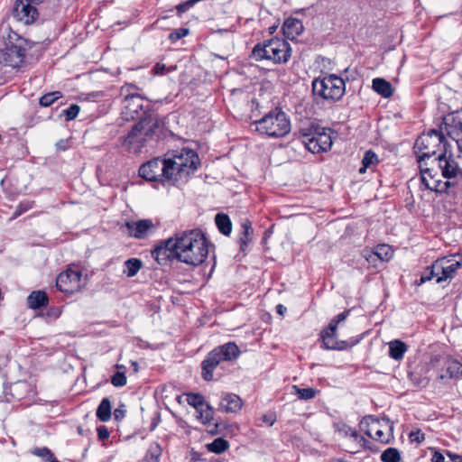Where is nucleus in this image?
<instances>
[{
	"label": "nucleus",
	"instance_id": "nucleus-1",
	"mask_svg": "<svg viewBox=\"0 0 462 462\" xmlns=\"http://www.w3.org/2000/svg\"><path fill=\"white\" fill-rule=\"evenodd\" d=\"M177 261L188 265L201 264L208 254V241L199 229L176 234L173 237Z\"/></svg>",
	"mask_w": 462,
	"mask_h": 462
},
{
	"label": "nucleus",
	"instance_id": "nucleus-2",
	"mask_svg": "<svg viewBox=\"0 0 462 462\" xmlns=\"http://www.w3.org/2000/svg\"><path fill=\"white\" fill-rule=\"evenodd\" d=\"M199 164L197 152L191 149L183 148L176 151L171 157L163 159L164 184L179 185L188 180Z\"/></svg>",
	"mask_w": 462,
	"mask_h": 462
},
{
	"label": "nucleus",
	"instance_id": "nucleus-3",
	"mask_svg": "<svg viewBox=\"0 0 462 462\" xmlns=\"http://www.w3.org/2000/svg\"><path fill=\"white\" fill-rule=\"evenodd\" d=\"M162 124L155 115L146 116L132 126L123 141V146L130 152H141L150 142L159 137Z\"/></svg>",
	"mask_w": 462,
	"mask_h": 462
},
{
	"label": "nucleus",
	"instance_id": "nucleus-4",
	"mask_svg": "<svg viewBox=\"0 0 462 462\" xmlns=\"http://www.w3.org/2000/svg\"><path fill=\"white\" fill-rule=\"evenodd\" d=\"M35 42L12 32L5 42V48L0 50V73L5 74L21 68L29 51L36 47Z\"/></svg>",
	"mask_w": 462,
	"mask_h": 462
},
{
	"label": "nucleus",
	"instance_id": "nucleus-5",
	"mask_svg": "<svg viewBox=\"0 0 462 462\" xmlns=\"http://www.w3.org/2000/svg\"><path fill=\"white\" fill-rule=\"evenodd\" d=\"M291 55L290 44L283 39L273 37L259 42L253 48L252 56L257 60H267L275 64L286 63Z\"/></svg>",
	"mask_w": 462,
	"mask_h": 462
},
{
	"label": "nucleus",
	"instance_id": "nucleus-6",
	"mask_svg": "<svg viewBox=\"0 0 462 462\" xmlns=\"http://www.w3.org/2000/svg\"><path fill=\"white\" fill-rule=\"evenodd\" d=\"M240 353V349L235 342H227L215 347L201 362V377L207 382L212 381L215 369L222 362L236 360Z\"/></svg>",
	"mask_w": 462,
	"mask_h": 462
},
{
	"label": "nucleus",
	"instance_id": "nucleus-7",
	"mask_svg": "<svg viewBox=\"0 0 462 462\" xmlns=\"http://www.w3.org/2000/svg\"><path fill=\"white\" fill-rule=\"evenodd\" d=\"M256 131L269 137L280 138L291 131V122L287 115L281 109L271 110L263 117L254 122Z\"/></svg>",
	"mask_w": 462,
	"mask_h": 462
},
{
	"label": "nucleus",
	"instance_id": "nucleus-8",
	"mask_svg": "<svg viewBox=\"0 0 462 462\" xmlns=\"http://www.w3.org/2000/svg\"><path fill=\"white\" fill-rule=\"evenodd\" d=\"M346 91V84L342 78L329 74L312 81V92L315 96L329 102L341 99Z\"/></svg>",
	"mask_w": 462,
	"mask_h": 462
},
{
	"label": "nucleus",
	"instance_id": "nucleus-9",
	"mask_svg": "<svg viewBox=\"0 0 462 462\" xmlns=\"http://www.w3.org/2000/svg\"><path fill=\"white\" fill-rule=\"evenodd\" d=\"M448 143L442 132L432 129L426 134L420 135L416 141L414 148L418 152V161L420 162L437 157L439 152H444V143Z\"/></svg>",
	"mask_w": 462,
	"mask_h": 462
},
{
	"label": "nucleus",
	"instance_id": "nucleus-10",
	"mask_svg": "<svg viewBox=\"0 0 462 462\" xmlns=\"http://www.w3.org/2000/svg\"><path fill=\"white\" fill-rule=\"evenodd\" d=\"M305 147L312 153L325 152L332 146L333 131L330 128L311 126L308 129H300Z\"/></svg>",
	"mask_w": 462,
	"mask_h": 462
},
{
	"label": "nucleus",
	"instance_id": "nucleus-11",
	"mask_svg": "<svg viewBox=\"0 0 462 462\" xmlns=\"http://www.w3.org/2000/svg\"><path fill=\"white\" fill-rule=\"evenodd\" d=\"M145 103L146 101L138 94L126 96L121 101L120 119L127 122L138 118L141 120L144 116H150L151 114H147L144 110Z\"/></svg>",
	"mask_w": 462,
	"mask_h": 462
},
{
	"label": "nucleus",
	"instance_id": "nucleus-12",
	"mask_svg": "<svg viewBox=\"0 0 462 462\" xmlns=\"http://www.w3.org/2000/svg\"><path fill=\"white\" fill-rule=\"evenodd\" d=\"M456 142L457 157H462V113L452 112L443 117L440 131Z\"/></svg>",
	"mask_w": 462,
	"mask_h": 462
},
{
	"label": "nucleus",
	"instance_id": "nucleus-13",
	"mask_svg": "<svg viewBox=\"0 0 462 462\" xmlns=\"http://www.w3.org/2000/svg\"><path fill=\"white\" fill-rule=\"evenodd\" d=\"M434 267L439 272L436 279L437 283H441L453 279L457 270L462 268V254H455L437 259Z\"/></svg>",
	"mask_w": 462,
	"mask_h": 462
},
{
	"label": "nucleus",
	"instance_id": "nucleus-14",
	"mask_svg": "<svg viewBox=\"0 0 462 462\" xmlns=\"http://www.w3.org/2000/svg\"><path fill=\"white\" fill-rule=\"evenodd\" d=\"M84 286L82 272L76 268H69L60 273L56 279L57 289L67 294H73L81 290Z\"/></svg>",
	"mask_w": 462,
	"mask_h": 462
},
{
	"label": "nucleus",
	"instance_id": "nucleus-15",
	"mask_svg": "<svg viewBox=\"0 0 462 462\" xmlns=\"http://www.w3.org/2000/svg\"><path fill=\"white\" fill-rule=\"evenodd\" d=\"M366 424L368 429L365 430V434L377 440L381 443L386 444L389 442V434L386 435L384 430L382 429L383 426L388 428L389 431H392L393 426L390 425V420L388 418H383L378 420L373 416L365 417L361 425Z\"/></svg>",
	"mask_w": 462,
	"mask_h": 462
},
{
	"label": "nucleus",
	"instance_id": "nucleus-16",
	"mask_svg": "<svg viewBox=\"0 0 462 462\" xmlns=\"http://www.w3.org/2000/svg\"><path fill=\"white\" fill-rule=\"evenodd\" d=\"M431 364L441 366L439 372V377L441 380L458 378L462 375V363L451 356L436 357L432 359Z\"/></svg>",
	"mask_w": 462,
	"mask_h": 462
},
{
	"label": "nucleus",
	"instance_id": "nucleus-17",
	"mask_svg": "<svg viewBox=\"0 0 462 462\" xmlns=\"http://www.w3.org/2000/svg\"><path fill=\"white\" fill-rule=\"evenodd\" d=\"M152 258L160 265H167L170 262L176 260V248L173 237L161 240L151 251Z\"/></svg>",
	"mask_w": 462,
	"mask_h": 462
},
{
	"label": "nucleus",
	"instance_id": "nucleus-18",
	"mask_svg": "<svg viewBox=\"0 0 462 462\" xmlns=\"http://www.w3.org/2000/svg\"><path fill=\"white\" fill-rule=\"evenodd\" d=\"M139 175L149 181H160L164 184L163 159L154 158L141 165Z\"/></svg>",
	"mask_w": 462,
	"mask_h": 462
},
{
	"label": "nucleus",
	"instance_id": "nucleus-19",
	"mask_svg": "<svg viewBox=\"0 0 462 462\" xmlns=\"http://www.w3.org/2000/svg\"><path fill=\"white\" fill-rule=\"evenodd\" d=\"M12 14L14 19L28 25L36 21L39 16V9L34 5H31L24 0H16L12 10Z\"/></svg>",
	"mask_w": 462,
	"mask_h": 462
},
{
	"label": "nucleus",
	"instance_id": "nucleus-20",
	"mask_svg": "<svg viewBox=\"0 0 462 462\" xmlns=\"http://www.w3.org/2000/svg\"><path fill=\"white\" fill-rule=\"evenodd\" d=\"M433 162H436L441 169L445 178L450 179L457 175L459 169L452 160L451 145L448 143H444V152L439 153Z\"/></svg>",
	"mask_w": 462,
	"mask_h": 462
},
{
	"label": "nucleus",
	"instance_id": "nucleus-21",
	"mask_svg": "<svg viewBox=\"0 0 462 462\" xmlns=\"http://www.w3.org/2000/svg\"><path fill=\"white\" fill-rule=\"evenodd\" d=\"M338 322L333 318L328 326L323 329L320 333V337L326 349L331 350H342L346 348V342L340 341L338 342L336 338L337 336V328L338 326Z\"/></svg>",
	"mask_w": 462,
	"mask_h": 462
},
{
	"label": "nucleus",
	"instance_id": "nucleus-22",
	"mask_svg": "<svg viewBox=\"0 0 462 462\" xmlns=\"http://www.w3.org/2000/svg\"><path fill=\"white\" fill-rule=\"evenodd\" d=\"M130 234L135 238L142 239L156 231V226L151 219H141L136 222H125Z\"/></svg>",
	"mask_w": 462,
	"mask_h": 462
},
{
	"label": "nucleus",
	"instance_id": "nucleus-23",
	"mask_svg": "<svg viewBox=\"0 0 462 462\" xmlns=\"http://www.w3.org/2000/svg\"><path fill=\"white\" fill-rule=\"evenodd\" d=\"M243 406L242 399L235 393L223 394L219 402V411L225 412H237Z\"/></svg>",
	"mask_w": 462,
	"mask_h": 462
},
{
	"label": "nucleus",
	"instance_id": "nucleus-24",
	"mask_svg": "<svg viewBox=\"0 0 462 462\" xmlns=\"http://www.w3.org/2000/svg\"><path fill=\"white\" fill-rule=\"evenodd\" d=\"M303 31V24L300 19L290 17L282 24V32L287 39H296Z\"/></svg>",
	"mask_w": 462,
	"mask_h": 462
},
{
	"label": "nucleus",
	"instance_id": "nucleus-25",
	"mask_svg": "<svg viewBox=\"0 0 462 462\" xmlns=\"http://www.w3.org/2000/svg\"><path fill=\"white\" fill-rule=\"evenodd\" d=\"M254 228L249 219L245 218L241 222V230L239 232V245L240 250L245 252L248 247V245L253 240Z\"/></svg>",
	"mask_w": 462,
	"mask_h": 462
},
{
	"label": "nucleus",
	"instance_id": "nucleus-26",
	"mask_svg": "<svg viewBox=\"0 0 462 462\" xmlns=\"http://www.w3.org/2000/svg\"><path fill=\"white\" fill-rule=\"evenodd\" d=\"M49 297L43 291H34L27 297V305L30 309L37 310L48 305Z\"/></svg>",
	"mask_w": 462,
	"mask_h": 462
},
{
	"label": "nucleus",
	"instance_id": "nucleus-27",
	"mask_svg": "<svg viewBox=\"0 0 462 462\" xmlns=\"http://www.w3.org/2000/svg\"><path fill=\"white\" fill-rule=\"evenodd\" d=\"M373 89L383 97H390L393 89L392 84L384 79L375 78L372 81Z\"/></svg>",
	"mask_w": 462,
	"mask_h": 462
},
{
	"label": "nucleus",
	"instance_id": "nucleus-28",
	"mask_svg": "<svg viewBox=\"0 0 462 462\" xmlns=\"http://www.w3.org/2000/svg\"><path fill=\"white\" fill-rule=\"evenodd\" d=\"M407 350V345L401 340L395 339L389 343V356L396 361H401Z\"/></svg>",
	"mask_w": 462,
	"mask_h": 462
},
{
	"label": "nucleus",
	"instance_id": "nucleus-29",
	"mask_svg": "<svg viewBox=\"0 0 462 462\" xmlns=\"http://www.w3.org/2000/svg\"><path fill=\"white\" fill-rule=\"evenodd\" d=\"M215 223L218 229V231L226 236H229L232 232V222L230 220V217L224 213H217L215 216Z\"/></svg>",
	"mask_w": 462,
	"mask_h": 462
},
{
	"label": "nucleus",
	"instance_id": "nucleus-30",
	"mask_svg": "<svg viewBox=\"0 0 462 462\" xmlns=\"http://www.w3.org/2000/svg\"><path fill=\"white\" fill-rule=\"evenodd\" d=\"M97 418L103 422L108 421L111 418V402L108 398H104L99 403L97 412Z\"/></svg>",
	"mask_w": 462,
	"mask_h": 462
},
{
	"label": "nucleus",
	"instance_id": "nucleus-31",
	"mask_svg": "<svg viewBox=\"0 0 462 462\" xmlns=\"http://www.w3.org/2000/svg\"><path fill=\"white\" fill-rule=\"evenodd\" d=\"M206 447L209 452L221 454L228 449L229 443L223 438H217L212 442L208 443Z\"/></svg>",
	"mask_w": 462,
	"mask_h": 462
},
{
	"label": "nucleus",
	"instance_id": "nucleus-32",
	"mask_svg": "<svg viewBox=\"0 0 462 462\" xmlns=\"http://www.w3.org/2000/svg\"><path fill=\"white\" fill-rule=\"evenodd\" d=\"M143 262L138 258H130L125 262L124 273L127 277L134 276L142 268Z\"/></svg>",
	"mask_w": 462,
	"mask_h": 462
},
{
	"label": "nucleus",
	"instance_id": "nucleus-33",
	"mask_svg": "<svg viewBox=\"0 0 462 462\" xmlns=\"http://www.w3.org/2000/svg\"><path fill=\"white\" fill-rule=\"evenodd\" d=\"M292 390L293 393L296 394L300 400L304 401L313 399L318 393V391L311 387L300 388L297 385H293Z\"/></svg>",
	"mask_w": 462,
	"mask_h": 462
},
{
	"label": "nucleus",
	"instance_id": "nucleus-34",
	"mask_svg": "<svg viewBox=\"0 0 462 462\" xmlns=\"http://www.w3.org/2000/svg\"><path fill=\"white\" fill-rule=\"evenodd\" d=\"M372 254L377 256L382 261H389L393 254L392 247L388 245H378Z\"/></svg>",
	"mask_w": 462,
	"mask_h": 462
},
{
	"label": "nucleus",
	"instance_id": "nucleus-35",
	"mask_svg": "<svg viewBox=\"0 0 462 462\" xmlns=\"http://www.w3.org/2000/svg\"><path fill=\"white\" fill-rule=\"evenodd\" d=\"M439 276V272L434 267V263L428 266L424 272L421 273L420 280L416 281L415 283L417 285H421L428 281H430L432 278L436 277L438 279Z\"/></svg>",
	"mask_w": 462,
	"mask_h": 462
},
{
	"label": "nucleus",
	"instance_id": "nucleus-36",
	"mask_svg": "<svg viewBox=\"0 0 462 462\" xmlns=\"http://www.w3.org/2000/svg\"><path fill=\"white\" fill-rule=\"evenodd\" d=\"M422 176H421V181L425 185L426 189L435 191H439V182L437 180H434L430 169H427L425 171H421Z\"/></svg>",
	"mask_w": 462,
	"mask_h": 462
},
{
	"label": "nucleus",
	"instance_id": "nucleus-37",
	"mask_svg": "<svg viewBox=\"0 0 462 462\" xmlns=\"http://www.w3.org/2000/svg\"><path fill=\"white\" fill-rule=\"evenodd\" d=\"M383 462H400L401 455L397 448H388L381 455Z\"/></svg>",
	"mask_w": 462,
	"mask_h": 462
},
{
	"label": "nucleus",
	"instance_id": "nucleus-38",
	"mask_svg": "<svg viewBox=\"0 0 462 462\" xmlns=\"http://www.w3.org/2000/svg\"><path fill=\"white\" fill-rule=\"evenodd\" d=\"M62 97L61 92L53 91L47 93L40 97L39 104L42 106L47 107L51 106L56 100Z\"/></svg>",
	"mask_w": 462,
	"mask_h": 462
},
{
	"label": "nucleus",
	"instance_id": "nucleus-39",
	"mask_svg": "<svg viewBox=\"0 0 462 462\" xmlns=\"http://www.w3.org/2000/svg\"><path fill=\"white\" fill-rule=\"evenodd\" d=\"M187 402L189 405L194 407L197 411L204 405V397L200 393H189L187 394Z\"/></svg>",
	"mask_w": 462,
	"mask_h": 462
},
{
	"label": "nucleus",
	"instance_id": "nucleus-40",
	"mask_svg": "<svg viewBox=\"0 0 462 462\" xmlns=\"http://www.w3.org/2000/svg\"><path fill=\"white\" fill-rule=\"evenodd\" d=\"M31 453L38 457H41L44 462H48L52 458L54 454L47 447L34 448L31 450Z\"/></svg>",
	"mask_w": 462,
	"mask_h": 462
},
{
	"label": "nucleus",
	"instance_id": "nucleus-41",
	"mask_svg": "<svg viewBox=\"0 0 462 462\" xmlns=\"http://www.w3.org/2000/svg\"><path fill=\"white\" fill-rule=\"evenodd\" d=\"M378 163V156L372 150H368L365 152L364 157L362 159V165H365V168H372Z\"/></svg>",
	"mask_w": 462,
	"mask_h": 462
},
{
	"label": "nucleus",
	"instance_id": "nucleus-42",
	"mask_svg": "<svg viewBox=\"0 0 462 462\" xmlns=\"http://www.w3.org/2000/svg\"><path fill=\"white\" fill-rule=\"evenodd\" d=\"M197 411L199 413V417L201 420L203 424L210 423L214 419V411H213V408L209 404H207L205 410L200 408Z\"/></svg>",
	"mask_w": 462,
	"mask_h": 462
},
{
	"label": "nucleus",
	"instance_id": "nucleus-43",
	"mask_svg": "<svg viewBox=\"0 0 462 462\" xmlns=\"http://www.w3.org/2000/svg\"><path fill=\"white\" fill-rule=\"evenodd\" d=\"M34 206V201L31 200H24L21 201L19 205L17 206L15 211L13 214L12 218L15 219L18 217H20L22 214L27 212L28 210L32 209Z\"/></svg>",
	"mask_w": 462,
	"mask_h": 462
},
{
	"label": "nucleus",
	"instance_id": "nucleus-44",
	"mask_svg": "<svg viewBox=\"0 0 462 462\" xmlns=\"http://www.w3.org/2000/svg\"><path fill=\"white\" fill-rule=\"evenodd\" d=\"M337 431L344 435L345 437L349 436L350 438H353L354 439H357L359 438L358 432L351 428L350 426L345 424V423H338L337 425Z\"/></svg>",
	"mask_w": 462,
	"mask_h": 462
},
{
	"label": "nucleus",
	"instance_id": "nucleus-45",
	"mask_svg": "<svg viewBox=\"0 0 462 462\" xmlns=\"http://www.w3.org/2000/svg\"><path fill=\"white\" fill-rule=\"evenodd\" d=\"M80 111V107L77 104H72L67 109L62 110V115L65 116L67 121L75 119Z\"/></svg>",
	"mask_w": 462,
	"mask_h": 462
},
{
	"label": "nucleus",
	"instance_id": "nucleus-46",
	"mask_svg": "<svg viewBox=\"0 0 462 462\" xmlns=\"http://www.w3.org/2000/svg\"><path fill=\"white\" fill-rule=\"evenodd\" d=\"M189 33V30L188 28H179V29H176L174 31H172L170 34H169V40L171 42H177L178 40L187 36L188 34Z\"/></svg>",
	"mask_w": 462,
	"mask_h": 462
},
{
	"label": "nucleus",
	"instance_id": "nucleus-47",
	"mask_svg": "<svg viewBox=\"0 0 462 462\" xmlns=\"http://www.w3.org/2000/svg\"><path fill=\"white\" fill-rule=\"evenodd\" d=\"M127 368L123 365H117V387H122L126 384Z\"/></svg>",
	"mask_w": 462,
	"mask_h": 462
},
{
	"label": "nucleus",
	"instance_id": "nucleus-48",
	"mask_svg": "<svg viewBox=\"0 0 462 462\" xmlns=\"http://www.w3.org/2000/svg\"><path fill=\"white\" fill-rule=\"evenodd\" d=\"M174 69H175V67L171 66V67L166 68L165 64L158 62L152 68V72L155 75H163L165 72H171V71H173Z\"/></svg>",
	"mask_w": 462,
	"mask_h": 462
},
{
	"label": "nucleus",
	"instance_id": "nucleus-49",
	"mask_svg": "<svg viewBox=\"0 0 462 462\" xmlns=\"http://www.w3.org/2000/svg\"><path fill=\"white\" fill-rule=\"evenodd\" d=\"M161 453L155 448L154 450L150 449L143 462H159V457Z\"/></svg>",
	"mask_w": 462,
	"mask_h": 462
},
{
	"label": "nucleus",
	"instance_id": "nucleus-50",
	"mask_svg": "<svg viewBox=\"0 0 462 462\" xmlns=\"http://www.w3.org/2000/svg\"><path fill=\"white\" fill-rule=\"evenodd\" d=\"M97 437H98L99 440H106L109 438L110 433H109L108 429L106 426L101 425V426L97 427Z\"/></svg>",
	"mask_w": 462,
	"mask_h": 462
},
{
	"label": "nucleus",
	"instance_id": "nucleus-51",
	"mask_svg": "<svg viewBox=\"0 0 462 462\" xmlns=\"http://www.w3.org/2000/svg\"><path fill=\"white\" fill-rule=\"evenodd\" d=\"M191 7H193L189 2V0H187L183 3H180L175 6V9L179 15L183 14L184 12L189 10Z\"/></svg>",
	"mask_w": 462,
	"mask_h": 462
},
{
	"label": "nucleus",
	"instance_id": "nucleus-52",
	"mask_svg": "<svg viewBox=\"0 0 462 462\" xmlns=\"http://www.w3.org/2000/svg\"><path fill=\"white\" fill-rule=\"evenodd\" d=\"M410 439L411 441L420 443L425 439V436L424 433H421L420 430L411 431L410 433Z\"/></svg>",
	"mask_w": 462,
	"mask_h": 462
},
{
	"label": "nucleus",
	"instance_id": "nucleus-53",
	"mask_svg": "<svg viewBox=\"0 0 462 462\" xmlns=\"http://www.w3.org/2000/svg\"><path fill=\"white\" fill-rule=\"evenodd\" d=\"M262 420L268 426H273L276 421V416L274 413L264 414L262 416Z\"/></svg>",
	"mask_w": 462,
	"mask_h": 462
},
{
	"label": "nucleus",
	"instance_id": "nucleus-54",
	"mask_svg": "<svg viewBox=\"0 0 462 462\" xmlns=\"http://www.w3.org/2000/svg\"><path fill=\"white\" fill-rule=\"evenodd\" d=\"M350 314V310H344L343 312L339 313L338 315H337L335 318V319L340 323L344 320L346 319V318L349 316Z\"/></svg>",
	"mask_w": 462,
	"mask_h": 462
},
{
	"label": "nucleus",
	"instance_id": "nucleus-55",
	"mask_svg": "<svg viewBox=\"0 0 462 462\" xmlns=\"http://www.w3.org/2000/svg\"><path fill=\"white\" fill-rule=\"evenodd\" d=\"M126 409L125 404H120L117 407V421L125 416Z\"/></svg>",
	"mask_w": 462,
	"mask_h": 462
},
{
	"label": "nucleus",
	"instance_id": "nucleus-56",
	"mask_svg": "<svg viewBox=\"0 0 462 462\" xmlns=\"http://www.w3.org/2000/svg\"><path fill=\"white\" fill-rule=\"evenodd\" d=\"M450 462H462V456L447 451Z\"/></svg>",
	"mask_w": 462,
	"mask_h": 462
},
{
	"label": "nucleus",
	"instance_id": "nucleus-57",
	"mask_svg": "<svg viewBox=\"0 0 462 462\" xmlns=\"http://www.w3.org/2000/svg\"><path fill=\"white\" fill-rule=\"evenodd\" d=\"M276 310H277V312L280 314V315H283L284 312H286L287 309L285 306H283L282 304H278L276 306Z\"/></svg>",
	"mask_w": 462,
	"mask_h": 462
},
{
	"label": "nucleus",
	"instance_id": "nucleus-58",
	"mask_svg": "<svg viewBox=\"0 0 462 462\" xmlns=\"http://www.w3.org/2000/svg\"><path fill=\"white\" fill-rule=\"evenodd\" d=\"M56 147L59 150H65L66 149V141L60 140L56 143Z\"/></svg>",
	"mask_w": 462,
	"mask_h": 462
},
{
	"label": "nucleus",
	"instance_id": "nucleus-59",
	"mask_svg": "<svg viewBox=\"0 0 462 462\" xmlns=\"http://www.w3.org/2000/svg\"><path fill=\"white\" fill-rule=\"evenodd\" d=\"M131 368H132L133 374H136L139 370V365H138L137 362L131 361Z\"/></svg>",
	"mask_w": 462,
	"mask_h": 462
},
{
	"label": "nucleus",
	"instance_id": "nucleus-60",
	"mask_svg": "<svg viewBox=\"0 0 462 462\" xmlns=\"http://www.w3.org/2000/svg\"><path fill=\"white\" fill-rule=\"evenodd\" d=\"M360 443H362V446L366 448H370V442L365 439L364 437H360Z\"/></svg>",
	"mask_w": 462,
	"mask_h": 462
},
{
	"label": "nucleus",
	"instance_id": "nucleus-61",
	"mask_svg": "<svg viewBox=\"0 0 462 462\" xmlns=\"http://www.w3.org/2000/svg\"><path fill=\"white\" fill-rule=\"evenodd\" d=\"M110 383H111L114 386H116V373H115V374H111V376H110Z\"/></svg>",
	"mask_w": 462,
	"mask_h": 462
},
{
	"label": "nucleus",
	"instance_id": "nucleus-62",
	"mask_svg": "<svg viewBox=\"0 0 462 462\" xmlns=\"http://www.w3.org/2000/svg\"><path fill=\"white\" fill-rule=\"evenodd\" d=\"M277 26H272L269 28L270 33H273L276 31Z\"/></svg>",
	"mask_w": 462,
	"mask_h": 462
},
{
	"label": "nucleus",
	"instance_id": "nucleus-63",
	"mask_svg": "<svg viewBox=\"0 0 462 462\" xmlns=\"http://www.w3.org/2000/svg\"><path fill=\"white\" fill-rule=\"evenodd\" d=\"M368 168H365V165H363L360 169H359V172L360 173H365V171L367 170Z\"/></svg>",
	"mask_w": 462,
	"mask_h": 462
},
{
	"label": "nucleus",
	"instance_id": "nucleus-64",
	"mask_svg": "<svg viewBox=\"0 0 462 462\" xmlns=\"http://www.w3.org/2000/svg\"><path fill=\"white\" fill-rule=\"evenodd\" d=\"M336 462H342L341 460H337Z\"/></svg>",
	"mask_w": 462,
	"mask_h": 462
}]
</instances>
